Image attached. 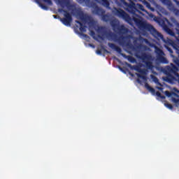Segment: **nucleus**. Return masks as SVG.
Listing matches in <instances>:
<instances>
[{
	"instance_id": "obj_1",
	"label": "nucleus",
	"mask_w": 179,
	"mask_h": 179,
	"mask_svg": "<svg viewBox=\"0 0 179 179\" xmlns=\"http://www.w3.org/2000/svg\"><path fill=\"white\" fill-rule=\"evenodd\" d=\"M110 25L112 26L114 31H117V33L120 34V36H118L117 34H114L111 31L107 32L104 27H98L96 31L99 33V34H101L98 35V38H100V40H104L103 36L105 34L108 40L117 41L120 45H129V42H127V37L124 36L123 35L125 34L127 31H128V29L125 27V26L120 25V22L116 20H113L110 21Z\"/></svg>"
},
{
	"instance_id": "obj_2",
	"label": "nucleus",
	"mask_w": 179,
	"mask_h": 179,
	"mask_svg": "<svg viewBox=\"0 0 179 179\" xmlns=\"http://www.w3.org/2000/svg\"><path fill=\"white\" fill-rule=\"evenodd\" d=\"M112 13L114 15V16H117V17L125 20V22L131 25H132V20H134L136 26H137L140 30H146L147 31H149V33H150V34H152V36L156 38H163V34L157 31L153 25L148 24L145 22L142 21L139 18H136L135 17L131 19V16H129L128 13H127L124 10L121 8H117L114 7L112 8Z\"/></svg>"
},
{
	"instance_id": "obj_3",
	"label": "nucleus",
	"mask_w": 179,
	"mask_h": 179,
	"mask_svg": "<svg viewBox=\"0 0 179 179\" xmlns=\"http://www.w3.org/2000/svg\"><path fill=\"white\" fill-rule=\"evenodd\" d=\"M57 1L60 5L61 8H67L69 10H71V15L73 16H76L77 19H80L84 23H92L93 20H92V17L85 14L82 8L80 7H77L76 4L71 3V0H55ZM44 2L48 3V5H52V1L51 0H43Z\"/></svg>"
},
{
	"instance_id": "obj_4",
	"label": "nucleus",
	"mask_w": 179,
	"mask_h": 179,
	"mask_svg": "<svg viewBox=\"0 0 179 179\" xmlns=\"http://www.w3.org/2000/svg\"><path fill=\"white\" fill-rule=\"evenodd\" d=\"M178 71V67H177L173 63L165 66V68L162 69L164 75H166V77L163 78L164 82H167V83H171L173 85L174 82L179 80Z\"/></svg>"
},
{
	"instance_id": "obj_5",
	"label": "nucleus",
	"mask_w": 179,
	"mask_h": 179,
	"mask_svg": "<svg viewBox=\"0 0 179 179\" xmlns=\"http://www.w3.org/2000/svg\"><path fill=\"white\" fill-rule=\"evenodd\" d=\"M123 5L126 7V10L132 15H136V12L142 10L145 12V7L141 3L135 4L134 1H130V3H127L125 0H122Z\"/></svg>"
},
{
	"instance_id": "obj_6",
	"label": "nucleus",
	"mask_w": 179,
	"mask_h": 179,
	"mask_svg": "<svg viewBox=\"0 0 179 179\" xmlns=\"http://www.w3.org/2000/svg\"><path fill=\"white\" fill-rule=\"evenodd\" d=\"M137 58L141 59L142 62L145 64L147 69H153V63L152 62V61H153V57H152V55L143 52L141 55L137 56Z\"/></svg>"
},
{
	"instance_id": "obj_7",
	"label": "nucleus",
	"mask_w": 179,
	"mask_h": 179,
	"mask_svg": "<svg viewBox=\"0 0 179 179\" xmlns=\"http://www.w3.org/2000/svg\"><path fill=\"white\" fill-rule=\"evenodd\" d=\"M155 54L157 55V61L159 64H169V61L164 57V52L159 48H155Z\"/></svg>"
},
{
	"instance_id": "obj_8",
	"label": "nucleus",
	"mask_w": 179,
	"mask_h": 179,
	"mask_svg": "<svg viewBox=\"0 0 179 179\" xmlns=\"http://www.w3.org/2000/svg\"><path fill=\"white\" fill-rule=\"evenodd\" d=\"M90 6H92V8L94 9L92 13H94V15H97L98 16H101L106 13V10L104 9L99 7L96 3H91Z\"/></svg>"
},
{
	"instance_id": "obj_9",
	"label": "nucleus",
	"mask_w": 179,
	"mask_h": 179,
	"mask_svg": "<svg viewBox=\"0 0 179 179\" xmlns=\"http://www.w3.org/2000/svg\"><path fill=\"white\" fill-rule=\"evenodd\" d=\"M64 17L60 18V21L62 23L64 24V26H71V23L72 22V15L71 13H67L66 14H64Z\"/></svg>"
},
{
	"instance_id": "obj_10",
	"label": "nucleus",
	"mask_w": 179,
	"mask_h": 179,
	"mask_svg": "<svg viewBox=\"0 0 179 179\" xmlns=\"http://www.w3.org/2000/svg\"><path fill=\"white\" fill-rule=\"evenodd\" d=\"M108 46L110 47V48H112V50H115V51L118 52V54H121L122 57H124V58H127L125 54L121 53L122 52V50L119 46H117L115 44L111 43H108Z\"/></svg>"
},
{
	"instance_id": "obj_11",
	"label": "nucleus",
	"mask_w": 179,
	"mask_h": 179,
	"mask_svg": "<svg viewBox=\"0 0 179 179\" xmlns=\"http://www.w3.org/2000/svg\"><path fill=\"white\" fill-rule=\"evenodd\" d=\"M95 2H99L103 6H105V8H107V9H110V2H108V0H94Z\"/></svg>"
},
{
	"instance_id": "obj_12",
	"label": "nucleus",
	"mask_w": 179,
	"mask_h": 179,
	"mask_svg": "<svg viewBox=\"0 0 179 179\" xmlns=\"http://www.w3.org/2000/svg\"><path fill=\"white\" fill-rule=\"evenodd\" d=\"M76 23L80 25V31L81 33H86V26L83 24V23L80 22V21L76 20Z\"/></svg>"
},
{
	"instance_id": "obj_13",
	"label": "nucleus",
	"mask_w": 179,
	"mask_h": 179,
	"mask_svg": "<svg viewBox=\"0 0 179 179\" xmlns=\"http://www.w3.org/2000/svg\"><path fill=\"white\" fill-rule=\"evenodd\" d=\"M162 3H164V5H166V6H169V8H174V6H173V3H171V1L170 0H161Z\"/></svg>"
},
{
	"instance_id": "obj_14",
	"label": "nucleus",
	"mask_w": 179,
	"mask_h": 179,
	"mask_svg": "<svg viewBox=\"0 0 179 179\" xmlns=\"http://www.w3.org/2000/svg\"><path fill=\"white\" fill-rule=\"evenodd\" d=\"M101 16L103 22H110V19H111V17L108 14H103Z\"/></svg>"
},
{
	"instance_id": "obj_15",
	"label": "nucleus",
	"mask_w": 179,
	"mask_h": 179,
	"mask_svg": "<svg viewBox=\"0 0 179 179\" xmlns=\"http://www.w3.org/2000/svg\"><path fill=\"white\" fill-rule=\"evenodd\" d=\"M145 87L146 88L147 90H149V92H150L151 93L155 94V92H156V90H155V88L150 87V85H149L148 84V83H146L145 84Z\"/></svg>"
},
{
	"instance_id": "obj_16",
	"label": "nucleus",
	"mask_w": 179,
	"mask_h": 179,
	"mask_svg": "<svg viewBox=\"0 0 179 179\" xmlns=\"http://www.w3.org/2000/svg\"><path fill=\"white\" fill-rule=\"evenodd\" d=\"M80 3H85L87 6H90V0H78Z\"/></svg>"
},
{
	"instance_id": "obj_17",
	"label": "nucleus",
	"mask_w": 179,
	"mask_h": 179,
	"mask_svg": "<svg viewBox=\"0 0 179 179\" xmlns=\"http://www.w3.org/2000/svg\"><path fill=\"white\" fill-rule=\"evenodd\" d=\"M39 6H41V8L42 9H43L44 10H48V6H45V4L43 3H41L40 2H38Z\"/></svg>"
},
{
	"instance_id": "obj_18",
	"label": "nucleus",
	"mask_w": 179,
	"mask_h": 179,
	"mask_svg": "<svg viewBox=\"0 0 179 179\" xmlns=\"http://www.w3.org/2000/svg\"><path fill=\"white\" fill-rule=\"evenodd\" d=\"M156 94H157V97H160V99H166V96L162 95V93H160V92H159V91H157L156 92Z\"/></svg>"
},
{
	"instance_id": "obj_19",
	"label": "nucleus",
	"mask_w": 179,
	"mask_h": 179,
	"mask_svg": "<svg viewBox=\"0 0 179 179\" xmlns=\"http://www.w3.org/2000/svg\"><path fill=\"white\" fill-rule=\"evenodd\" d=\"M58 12H59L60 13H62V12H64V15H66V13H69L68 10H64V8H59Z\"/></svg>"
},
{
	"instance_id": "obj_20",
	"label": "nucleus",
	"mask_w": 179,
	"mask_h": 179,
	"mask_svg": "<svg viewBox=\"0 0 179 179\" xmlns=\"http://www.w3.org/2000/svg\"><path fill=\"white\" fill-rule=\"evenodd\" d=\"M165 106L167 107V108H169V110H173V105L169 103H166Z\"/></svg>"
},
{
	"instance_id": "obj_21",
	"label": "nucleus",
	"mask_w": 179,
	"mask_h": 179,
	"mask_svg": "<svg viewBox=\"0 0 179 179\" xmlns=\"http://www.w3.org/2000/svg\"><path fill=\"white\" fill-rule=\"evenodd\" d=\"M166 50L170 52L171 57H173V49L169 46H166Z\"/></svg>"
},
{
	"instance_id": "obj_22",
	"label": "nucleus",
	"mask_w": 179,
	"mask_h": 179,
	"mask_svg": "<svg viewBox=\"0 0 179 179\" xmlns=\"http://www.w3.org/2000/svg\"><path fill=\"white\" fill-rule=\"evenodd\" d=\"M173 62H174V64H176V65H177V66L179 67V59L178 58L174 59Z\"/></svg>"
},
{
	"instance_id": "obj_23",
	"label": "nucleus",
	"mask_w": 179,
	"mask_h": 179,
	"mask_svg": "<svg viewBox=\"0 0 179 179\" xmlns=\"http://www.w3.org/2000/svg\"><path fill=\"white\" fill-rule=\"evenodd\" d=\"M163 29L164 31H166V32L170 30V28H169V26H167V24H164L163 25Z\"/></svg>"
},
{
	"instance_id": "obj_24",
	"label": "nucleus",
	"mask_w": 179,
	"mask_h": 179,
	"mask_svg": "<svg viewBox=\"0 0 179 179\" xmlns=\"http://www.w3.org/2000/svg\"><path fill=\"white\" fill-rule=\"evenodd\" d=\"M166 33H168V34H170V36H174V32L171 29H169V30L166 31Z\"/></svg>"
},
{
	"instance_id": "obj_25",
	"label": "nucleus",
	"mask_w": 179,
	"mask_h": 179,
	"mask_svg": "<svg viewBox=\"0 0 179 179\" xmlns=\"http://www.w3.org/2000/svg\"><path fill=\"white\" fill-rule=\"evenodd\" d=\"M165 94L167 97H171V92L169 91H165Z\"/></svg>"
},
{
	"instance_id": "obj_26",
	"label": "nucleus",
	"mask_w": 179,
	"mask_h": 179,
	"mask_svg": "<svg viewBox=\"0 0 179 179\" xmlns=\"http://www.w3.org/2000/svg\"><path fill=\"white\" fill-rule=\"evenodd\" d=\"M129 58V61H131V62H134V61H135V59H134V57H131V56H128Z\"/></svg>"
},
{
	"instance_id": "obj_27",
	"label": "nucleus",
	"mask_w": 179,
	"mask_h": 179,
	"mask_svg": "<svg viewBox=\"0 0 179 179\" xmlns=\"http://www.w3.org/2000/svg\"><path fill=\"white\" fill-rule=\"evenodd\" d=\"M136 76L138 77V78H141V79H145V76H142L141 74H139V73H136Z\"/></svg>"
},
{
	"instance_id": "obj_28",
	"label": "nucleus",
	"mask_w": 179,
	"mask_h": 179,
	"mask_svg": "<svg viewBox=\"0 0 179 179\" xmlns=\"http://www.w3.org/2000/svg\"><path fill=\"white\" fill-rule=\"evenodd\" d=\"M90 34H91V36H92L93 38H94V36H95L96 33L94 31H91Z\"/></svg>"
},
{
	"instance_id": "obj_29",
	"label": "nucleus",
	"mask_w": 179,
	"mask_h": 179,
	"mask_svg": "<svg viewBox=\"0 0 179 179\" xmlns=\"http://www.w3.org/2000/svg\"><path fill=\"white\" fill-rule=\"evenodd\" d=\"M145 5H146L147 8H150V3H149V2L145 1Z\"/></svg>"
},
{
	"instance_id": "obj_30",
	"label": "nucleus",
	"mask_w": 179,
	"mask_h": 179,
	"mask_svg": "<svg viewBox=\"0 0 179 179\" xmlns=\"http://www.w3.org/2000/svg\"><path fill=\"white\" fill-rule=\"evenodd\" d=\"M154 82H155V83H157V82H159V78L155 77V78H154Z\"/></svg>"
},
{
	"instance_id": "obj_31",
	"label": "nucleus",
	"mask_w": 179,
	"mask_h": 179,
	"mask_svg": "<svg viewBox=\"0 0 179 179\" xmlns=\"http://www.w3.org/2000/svg\"><path fill=\"white\" fill-rule=\"evenodd\" d=\"M96 54H98L99 55H101V50H96Z\"/></svg>"
},
{
	"instance_id": "obj_32",
	"label": "nucleus",
	"mask_w": 179,
	"mask_h": 179,
	"mask_svg": "<svg viewBox=\"0 0 179 179\" xmlns=\"http://www.w3.org/2000/svg\"><path fill=\"white\" fill-rule=\"evenodd\" d=\"M174 100H175V103L179 105V99H174Z\"/></svg>"
},
{
	"instance_id": "obj_33",
	"label": "nucleus",
	"mask_w": 179,
	"mask_h": 179,
	"mask_svg": "<svg viewBox=\"0 0 179 179\" xmlns=\"http://www.w3.org/2000/svg\"><path fill=\"white\" fill-rule=\"evenodd\" d=\"M138 72H139L140 73H143V71H142V69H138Z\"/></svg>"
},
{
	"instance_id": "obj_34",
	"label": "nucleus",
	"mask_w": 179,
	"mask_h": 179,
	"mask_svg": "<svg viewBox=\"0 0 179 179\" xmlns=\"http://www.w3.org/2000/svg\"><path fill=\"white\" fill-rule=\"evenodd\" d=\"M174 2H176V3H177V5H179V1L178 0H173Z\"/></svg>"
},
{
	"instance_id": "obj_35",
	"label": "nucleus",
	"mask_w": 179,
	"mask_h": 179,
	"mask_svg": "<svg viewBox=\"0 0 179 179\" xmlns=\"http://www.w3.org/2000/svg\"><path fill=\"white\" fill-rule=\"evenodd\" d=\"M137 82H138V83H141V80L138 79Z\"/></svg>"
},
{
	"instance_id": "obj_36",
	"label": "nucleus",
	"mask_w": 179,
	"mask_h": 179,
	"mask_svg": "<svg viewBox=\"0 0 179 179\" xmlns=\"http://www.w3.org/2000/svg\"><path fill=\"white\" fill-rule=\"evenodd\" d=\"M55 19H57V15H53Z\"/></svg>"
},
{
	"instance_id": "obj_37",
	"label": "nucleus",
	"mask_w": 179,
	"mask_h": 179,
	"mask_svg": "<svg viewBox=\"0 0 179 179\" xmlns=\"http://www.w3.org/2000/svg\"><path fill=\"white\" fill-rule=\"evenodd\" d=\"M119 69H120V71H122V68L121 67H119Z\"/></svg>"
},
{
	"instance_id": "obj_38",
	"label": "nucleus",
	"mask_w": 179,
	"mask_h": 179,
	"mask_svg": "<svg viewBox=\"0 0 179 179\" xmlns=\"http://www.w3.org/2000/svg\"><path fill=\"white\" fill-rule=\"evenodd\" d=\"M159 90H162L163 88H162V87H159L158 88Z\"/></svg>"
},
{
	"instance_id": "obj_39",
	"label": "nucleus",
	"mask_w": 179,
	"mask_h": 179,
	"mask_svg": "<svg viewBox=\"0 0 179 179\" xmlns=\"http://www.w3.org/2000/svg\"><path fill=\"white\" fill-rule=\"evenodd\" d=\"M128 66H131V64H128Z\"/></svg>"
},
{
	"instance_id": "obj_40",
	"label": "nucleus",
	"mask_w": 179,
	"mask_h": 179,
	"mask_svg": "<svg viewBox=\"0 0 179 179\" xmlns=\"http://www.w3.org/2000/svg\"><path fill=\"white\" fill-rule=\"evenodd\" d=\"M148 1H152V0H148Z\"/></svg>"
}]
</instances>
